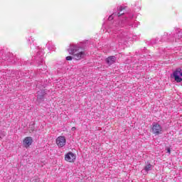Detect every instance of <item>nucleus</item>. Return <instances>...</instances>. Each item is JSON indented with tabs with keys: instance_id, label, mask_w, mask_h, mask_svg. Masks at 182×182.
Segmentation results:
<instances>
[{
	"instance_id": "7ed1b4c3",
	"label": "nucleus",
	"mask_w": 182,
	"mask_h": 182,
	"mask_svg": "<svg viewBox=\"0 0 182 182\" xmlns=\"http://www.w3.org/2000/svg\"><path fill=\"white\" fill-rule=\"evenodd\" d=\"M65 161H68V163H75V161L76 160V155H75L73 152H68L65 156Z\"/></svg>"
},
{
	"instance_id": "6e6552de",
	"label": "nucleus",
	"mask_w": 182,
	"mask_h": 182,
	"mask_svg": "<svg viewBox=\"0 0 182 182\" xmlns=\"http://www.w3.org/2000/svg\"><path fill=\"white\" fill-rule=\"evenodd\" d=\"M151 168H153V165H151V164H147L144 167L145 171H150V170H151Z\"/></svg>"
},
{
	"instance_id": "f257e3e1",
	"label": "nucleus",
	"mask_w": 182,
	"mask_h": 182,
	"mask_svg": "<svg viewBox=\"0 0 182 182\" xmlns=\"http://www.w3.org/2000/svg\"><path fill=\"white\" fill-rule=\"evenodd\" d=\"M70 55H73V59L75 60H80L86 56V53L82 48L74 46L70 48V50H68Z\"/></svg>"
},
{
	"instance_id": "1a4fd4ad",
	"label": "nucleus",
	"mask_w": 182,
	"mask_h": 182,
	"mask_svg": "<svg viewBox=\"0 0 182 182\" xmlns=\"http://www.w3.org/2000/svg\"><path fill=\"white\" fill-rule=\"evenodd\" d=\"M119 11V12L118 13V16H122V15H124V7H120Z\"/></svg>"
},
{
	"instance_id": "423d86ee",
	"label": "nucleus",
	"mask_w": 182,
	"mask_h": 182,
	"mask_svg": "<svg viewBox=\"0 0 182 182\" xmlns=\"http://www.w3.org/2000/svg\"><path fill=\"white\" fill-rule=\"evenodd\" d=\"M181 73V68H178L173 72V77L175 78L176 82L180 83L182 81V78L180 77L178 75Z\"/></svg>"
},
{
	"instance_id": "20e7f679",
	"label": "nucleus",
	"mask_w": 182,
	"mask_h": 182,
	"mask_svg": "<svg viewBox=\"0 0 182 182\" xmlns=\"http://www.w3.org/2000/svg\"><path fill=\"white\" fill-rule=\"evenodd\" d=\"M32 143H33V139H32V137L31 136H26L23 140V146L26 147V149L30 147V146L32 145Z\"/></svg>"
},
{
	"instance_id": "39448f33",
	"label": "nucleus",
	"mask_w": 182,
	"mask_h": 182,
	"mask_svg": "<svg viewBox=\"0 0 182 182\" xmlns=\"http://www.w3.org/2000/svg\"><path fill=\"white\" fill-rule=\"evenodd\" d=\"M161 126H160L159 124H154L151 128L152 133L156 135L160 134V133H161Z\"/></svg>"
},
{
	"instance_id": "9b49d317",
	"label": "nucleus",
	"mask_w": 182,
	"mask_h": 182,
	"mask_svg": "<svg viewBox=\"0 0 182 182\" xmlns=\"http://www.w3.org/2000/svg\"><path fill=\"white\" fill-rule=\"evenodd\" d=\"M166 150H167V153H168V154H170L171 153V149H170V148H168Z\"/></svg>"
},
{
	"instance_id": "f8f14e48",
	"label": "nucleus",
	"mask_w": 182,
	"mask_h": 182,
	"mask_svg": "<svg viewBox=\"0 0 182 182\" xmlns=\"http://www.w3.org/2000/svg\"><path fill=\"white\" fill-rule=\"evenodd\" d=\"M71 130H72L73 132H75V130H76V127H73L72 129H71Z\"/></svg>"
},
{
	"instance_id": "0eeeda50",
	"label": "nucleus",
	"mask_w": 182,
	"mask_h": 182,
	"mask_svg": "<svg viewBox=\"0 0 182 182\" xmlns=\"http://www.w3.org/2000/svg\"><path fill=\"white\" fill-rule=\"evenodd\" d=\"M106 62L108 65H113L116 62V57L109 56L106 59Z\"/></svg>"
},
{
	"instance_id": "ddd939ff",
	"label": "nucleus",
	"mask_w": 182,
	"mask_h": 182,
	"mask_svg": "<svg viewBox=\"0 0 182 182\" xmlns=\"http://www.w3.org/2000/svg\"><path fill=\"white\" fill-rule=\"evenodd\" d=\"M179 75L182 77V72L179 73Z\"/></svg>"
},
{
	"instance_id": "f03ea898",
	"label": "nucleus",
	"mask_w": 182,
	"mask_h": 182,
	"mask_svg": "<svg viewBox=\"0 0 182 182\" xmlns=\"http://www.w3.org/2000/svg\"><path fill=\"white\" fill-rule=\"evenodd\" d=\"M55 143L60 148L65 147L66 146V138L63 136H60L56 139Z\"/></svg>"
},
{
	"instance_id": "9d476101",
	"label": "nucleus",
	"mask_w": 182,
	"mask_h": 182,
	"mask_svg": "<svg viewBox=\"0 0 182 182\" xmlns=\"http://www.w3.org/2000/svg\"><path fill=\"white\" fill-rule=\"evenodd\" d=\"M72 59H73V58H72V56H67L66 57V60H72Z\"/></svg>"
}]
</instances>
